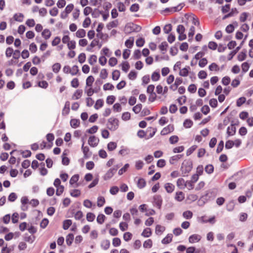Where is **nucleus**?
Instances as JSON below:
<instances>
[{"instance_id": "f257e3e1", "label": "nucleus", "mask_w": 253, "mask_h": 253, "mask_svg": "<svg viewBox=\"0 0 253 253\" xmlns=\"http://www.w3.org/2000/svg\"><path fill=\"white\" fill-rule=\"evenodd\" d=\"M193 168L192 162L191 160H184L182 163L180 170L183 176H185L191 171Z\"/></svg>"}, {"instance_id": "f03ea898", "label": "nucleus", "mask_w": 253, "mask_h": 253, "mask_svg": "<svg viewBox=\"0 0 253 253\" xmlns=\"http://www.w3.org/2000/svg\"><path fill=\"white\" fill-rule=\"evenodd\" d=\"M119 121L118 119L110 118L108 119L107 124V128L111 131L116 130L119 127Z\"/></svg>"}, {"instance_id": "7ed1b4c3", "label": "nucleus", "mask_w": 253, "mask_h": 253, "mask_svg": "<svg viewBox=\"0 0 253 253\" xmlns=\"http://www.w3.org/2000/svg\"><path fill=\"white\" fill-rule=\"evenodd\" d=\"M118 167H114L112 169H110L108 170V171L106 173V174L104 175L103 178L105 180L110 179L111 177L113 176L114 174L117 170Z\"/></svg>"}, {"instance_id": "20e7f679", "label": "nucleus", "mask_w": 253, "mask_h": 253, "mask_svg": "<svg viewBox=\"0 0 253 253\" xmlns=\"http://www.w3.org/2000/svg\"><path fill=\"white\" fill-rule=\"evenodd\" d=\"M99 141L98 138L94 135H92L89 137L88 143L91 147H95L98 145Z\"/></svg>"}, {"instance_id": "39448f33", "label": "nucleus", "mask_w": 253, "mask_h": 253, "mask_svg": "<svg viewBox=\"0 0 253 253\" xmlns=\"http://www.w3.org/2000/svg\"><path fill=\"white\" fill-rule=\"evenodd\" d=\"M153 204L160 209L162 204V198L160 195H155L153 198Z\"/></svg>"}, {"instance_id": "423d86ee", "label": "nucleus", "mask_w": 253, "mask_h": 253, "mask_svg": "<svg viewBox=\"0 0 253 253\" xmlns=\"http://www.w3.org/2000/svg\"><path fill=\"white\" fill-rule=\"evenodd\" d=\"M82 150L84 153V157L85 159H88L92 155V153L89 151V147L84 146V143L82 145Z\"/></svg>"}, {"instance_id": "0eeeda50", "label": "nucleus", "mask_w": 253, "mask_h": 253, "mask_svg": "<svg viewBox=\"0 0 253 253\" xmlns=\"http://www.w3.org/2000/svg\"><path fill=\"white\" fill-rule=\"evenodd\" d=\"M174 130V127L173 126L169 125L167 126L164 127L161 132V134L162 135H165L168 134L169 132L173 131Z\"/></svg>"}, {"instance_id": "6e6552de", "label": "nucleus", "mask_w": 253, "mask_h": 253, "mask_svg": "<svg viewBox=\"0 0 253 253\" xmlns=\"http://www.w3.org/2000/svg\"><path fill=\"white\" fill-rule=\"evenodd\" d=\"M201 239V236L198 234H193L189 237V242L190 243L198 242Z\"/></svg>"}, {"instance_id": "1a4fd4ad", "label": "nucleus", "mask_w": 253, "mask_h": 253, "mask_svg": "<svg viewBox=\"0 0 253 253\" xmlns=\"http://www.w3.org/2000/svg\"><path fill=\"white\" fill-rule=\"evenodd\" d=\"M70 103L69 101H67L65 103L64 107L62 110V114L63 116L67 115L70 112Z\"/></svg>"}, {"instance_id": "9d476101", "label": "nucleus", "mask_w": 253, "mask_h": 253, "mask_svg": "<svg viewBox=\"0 0 253 253\" xmlns=\"http://www.w3.org/2000/svg\"><path fill=\"white\" fill-rule=\"evenodd\" d=\"M236 132V127L234 125H231L227 127V133L228 136H233Z\"/></svg>"}, {"instance_id": "9b49d317", "label": "nucleus", "mask_w": 253, "mask_h": 253, "mask_svg": "<svg viewBox=\"0 0 253 253\" xmlns=\"http://www.w3.org/2000/svg\"><path fill=\"white\" fill-rule=\"evenodd\" d=\"M183 7V5L181 4H179L177 6L173 7L171 8H166L164 10L165 12H176L180 10Z\"/></svg>"}, {"instance_id": "f8f14e48", "label": "nucleus", "mask_w": 253, "mask_h": 253, "mask_svg": "<svg viewBox=\"0 0 253 253\" xmlns=\"http://www.w3.org/2000/svg\"><path fill=\"white\" fill-rule=\"evenodd\" d=\"M174 188V185L170 183H167L165 185V188L166 190L169 193H172L173 191Z\"/></svg>"}, {"instance_id": "ddd939ff", "label": "nucleus", "mask_w": 253, "mask_h": 253, "mask_svg": "<svg viewBox=\"0 0 253 253\" xmlns=\"http://www.w3.org/2000/svg\"><path fill=\"white\" fill-rule=\"evenodd\" d=\"M182 156L183 155H176L171 157L169 161L170 164L172 165L174 164L175 162L178 161L180 159L182 158Z\"/></svg>"}, {"instance_id": "4468645a", "label": "nucleus", "mask_w": 253, "mask_h": 253, "mask_svg": "<svg viewBox=\"0 0 253 253\" xmlns=\"http://www.w3.org/2000/svg\"><path fill=\"white\" fill-rule=\"evenodd\" d=\"M184 194L181 191L177 192L175 194V199L178 201L181 202L184 199Z\"/></svg>"}, {"instance_id": "2eb2a0df", "label": "nucleus", "mask_w": 253, "mask_h": 253, "mask_svg": "<svg viewBox=\"0 0 253 253\" xmlns=\"http://www.w3.org/2000/svg\"><path fill=\"white\" fill-rule=\"evenodd\" d=\"M238 13V11L236 8H232L231 9V11L229 13L225 15L223 17L222 19H223V20H225L229 17L233 16L235 14H237Z\"/></svg>"}, {"instance_id": "dca6fc26", "label": "nucleus", "mask_w": 253, "mask_h": 253, "mask_svg": "<svg viewBox=\"0 0 253 253\" xmlns=\"http://www.w3.org/2000/svg\"><path fill=\"white\" fill-rule=\"evenodd\" d=\"M80 124V120L78 119H73L70 121V125L72 127L76 128L78 127Z\"/></svg>"}, {"instance_id": "f3484780", "label": "nucleus", "mask_w": 253, "mask_h": 253, "mask_svg": "<svg viewBox=\"0 0 253 253\" xmlns=\"http://www.w3.org/2000/svg\"><path fill=\"white\" fill-rule=\"evenodd\" d=\"M186 181L182 178H178L177 180V186L180 189H184L185 188V184Z\"/></svg>"}, {"instance_id": "a211bd4d", "label": "nucleus", "mask_w": 253, "mask_h": 253, "mask_svg": "<svg viewBox=\"0 0 253 253\" xmlns=\"http://www.w3.org/2000/svg\"><path fill=\"white\" fill-rule=\"evenodd\" d=\"M172 235L169 234L167 236L162 240V243L163 244H168L172 241Z\"/></svg>"}, {"instance_id": "6ab92c4d", "label": "nucleus", "mask_w": 253, "mask_h": 253, "mask_svg": "<svg viewBox=\"0 0 253 253\" xmlns=\"http://www.w3.org/2000/svg\"><path fill=\"white\" fill-rule=\"evenodd\" d=\"M42 35L45 40H48L51 36V32L49 30L45 29L42 32Z\"/></svg>"}, {"instance_id": "aec40b11", "label": "nucleus", "mask_w": 253, "mask_h": 253, "mask_svg": "<svg viewBox=\"0 0 253 253\" xmlns=\"http://www.w3.org/2000/svg\"><path fill=\"white\" fill-rule=\"evenodd\" d=\"M24 15L21 13H16L13 16L14 19L18 22H21L23 21Z\"/></svg>"}, {"instance_id": "412c9836", "label": "nucleus", "mask_w": 253, "mask_h": 253, "mask_svg": "<svg viewBox=\"0 0 253 253\" xmlns=\"http://www.w3.org/2000/svg\"><path fill=\"white\" fill-rule=\"evenodd\" d=\"M189 69H190V67L187 66L180 70L179 75L182 77H187L188 75Z\"/></svg>"}, {"instance_id": "4be33fe9", "label": "nucleus", "mask_w": 253, "mask_h": 253, "mask_svg": "<svg viewBox=\"0 0 253 253\" xmlns=\"http://www.w3.org/2000/svg\"><path fill=\"white\" fill-rule=\"evenodd\" d=\"M134 38L130 37L129 39L127 40L125 43V45L128 48H131L133 45Z\"/></svg>"}, {"instance_id": "5701e85b", "label": "nucleus", "mask_w": 253, "mask_h": 253, "mask_svg": "<svg viewBox=\"0 0 253 253\" xmlns=\"http://www.w3.org/2000/svg\"><path fill=\"white\" fill-rule=\"evenodd\" d=\"M83 90L82 89H77L72 96L73 99H78L82 95Z\"/></svg>"}, {"instance_id": "b1692460", "label": "nucleus", "mask_w": 253, "mask_h": 253, "mask_svg": "<svg viewBox=\"0 0 253 253\" xmlns=\"http://www.w3.org/2000/svg\"><path fill=\"white\" fill-rule=\"evenodd\" d=\"M152 235V232L150 228H146L144 229L141 235L144 237H149Z\"/></svg>"}, {"instance_id": "393cba45", "label": "nucleus", "mask_w": 253, "mask_h": 253, "mask_svg": "<svg viewBox=\"0 0 253 253\" xmlns=\"http://www.w3.org/2000/svg\"><path fill=\"white\" fill-rule=\"evenodd\" d=\"M137 187L140 188L142 189L144 188L146 185V181L144 178H140L138 180L137 183Z\"/></svg>"}, {"instance_id": "a878e982", "label": "nucleus", "mask_w": 253, "mask_h": 253, "mask_svg": "<svg viewBox=\"0 0 253 253\" xmlns=\"http://www.w3.org/2000/svg\"><path fill=\"white\" fill-rule=\"evenodd\" d=\"M168 46V44L166 42H162L159 45V48L163 52V54H164L167 51Z\"/></svg>"}, {"instance_id": "bb28decb", "label": "nucleus", "mask_w": 253, "mask_h": 253, "mask_svg": "<svg viewBox=\"0 0 253 253\" xmlns=\"http://www.w3.org/2000/svg\"><path fill=\"white\" fill-rule=\"evenodd\" d=\"M72 221L70 219H66L63 221V228L64 230H67L69 227L72 225Z\"/></svg>"}, {"instance_id": "cd10ccee", "label": "nucleus", "mask_w": 253, "mask_h": 253, "mask_svg": "<svg viewBox=\"0 0 253 253\" xmlns=\"http://www.w3.org/2000/svg\"><path fill=\"white\" fill-rule=\"evenodd\" d=\"M74 240V235L72 233L69 234L66 236V242L68 246H70Z\"/></svg>"}, {"instance_id": "c85d7f7f", "label": "nucleus", "mask_w": 253, "mask_h": 253, "mask_svg": "<svg viewBox=\"0 0 253 253\" xmlns=\"http://www.w3.org/2000/svg\"><path fill=\"white\" fill-rule=\"evenodd\" d=\"M85 34H86L85 31L83 29H79L76 33V36L78 38H84V37H85Z\"/></svg>"}, {"instance_id": "c756f323", "label": "nucleus", "mask_w": 253, "mask_h": 253, "mask_svg": "<svg viewBox=\"0 0 253 253\" xmlns=\"http://www.w3.org/2000/svg\"><path fill=\"white\" fill-rule=\"evenodd\" d=\"M110 245V241L108 240H105L101 242V246L104 250H107Z\"/></svg>"}, {"instance_id": "7c9ffc66", "label": "nucleus", "mask_w": 253, "mask_h": 253, "mask_svg": "<svg viewBox=\"0 0 253 253\" xmlns=\"http://www.w3.org/2000/svg\"><path fill=\"white\" fill-rule=\"evenodd\" d=\"M117 143L115 142H110L107 145V149L109 151H112L117 148Z\"/></svg>"}, {"instance_id": "2f4dec72", "label": "nucleus", "mask_w": 253, "mask_h": 253, "mask_svg": "<svg viewBox=\"0 0 253 253\" xmlns=\"http://www.w3.org/2000/svg\"><path fill=\"white\" fill-rule=\"evenodd\" d=\"M182 215L184 218L186 219H190L193 216V213L190 211H187L183 212Z\"/></svg>"}, {"instance_id": "473e14b6", "label": "nucleus", "mask_w": 253, "mask_h": 253, "mask_svg": "<svg viewBox=\"0 0 253 253\" xmlns=\"http://www.w3.org/2000/svg\"><path fill=\"white\" fill-rule=\"evenodd\" d=\"M104 104V101L103 99H98L95 103L94 105V108L96 110L99 109L100 108H101Z\"/></svg>"}, {"instance_id": "72a5a7b5", "label": "nucleus", "mask_w": 253, "mask_h": 253, "mask_svg": "<svg viewBox=\"0 0 253 253\" xmlns=\"http://www.w3.org/2000/svg\"><path fill=\"white\" fill-rule=\"evenodd\" d=\"M129 153V150L126 147L122 146L121 149L119 151V153L123 156H125L128 154Z\"/></svg>"}, {"instance_id": "f704fd0d", "label": "nucleus", "mask_w": 253, "mask_h": 253, "mask_svg": "<svg viewBox=\"0 0 253 253\" xmlns=\"http://www.w3.org/2000/svg\"><path fill=\"white\" fill-rule=\"evenodd\" d=\"M130 68L129 63L127 62H124L122 64V70L126 73Z\"/></svg>"}, {"instance_id": "c9c22d12", "label": "nucleus", "mask_w": 253, "mask_h": 253, "mask_svg": "<svg viewBox=\"0 0 253 253\" xmlns=\"http://www.w3.org/2000/svg\"><path fill=\"white\" fill-rule=\"evenodd\" d=\"M94 81V79L93 76H89L86 80V85L88 86H91Z\"/></svg>"}, {"instance_id": "e433bc0d", "label": "nucleus", "mask_w": 253, "mask_h": 253, "mask_svg": "<svg viewBox=\"0 0 253 253\" xmlns=\"http://www.w3.org/2000/svg\"><path fill=\"white\" fill-rule=\"evenodd\" d=\"M118 21L117 20H116L109 23L107 25V27L108 29H111V28L116 27L118 25Z\"/></svg>"}, {"instance_id": "4c0bfd02", "label": "nucleus", "mask_w": 253, "mask_h": 253, "mask_svg": "<svg viewBox=\"0 0 253 253\" xmlns=\"http://www.w3.org/2000/svg\"><path fill=\"white\" fill-rule=\"evenodd\" d=\"M194 183L191 180H187L186 181L185 187H187L189 190H192L194 188Z\"/></svg>"}, {"instance_id": "58836bf2", "label": "nucleus", "mask_w": 253, "mask_h": 253, "mask_svg": "<svg viewBox=\"0 0 253 253\" xmlns=\"http://www.w3.org/2000/svg\"><path fill=\"white\" fill-rule=\"evenodd\" d=\"M246 101V99L244 97H241L238 98L236 101V105L238 107H240L242 106L244 103H245Z\"/></svg>"}, {"instance_id": "ea45409f", "label": "nucleus", "mask_w": 253, "mask_h": 253, "mask_svg": "<svg viewBox=\"0 0 253 253\" xmlns=\"http://www.w3.org/2000/svg\"><path fill=\"white\" fill-rule=\"evenodd\" d=\"M105 216L103 214H99L97 217V222L99 224H102L105 219Z\"/></svg>"}, {"instance_id": "a19ab883", "label": "nucleus", "mask_w": 253, "mask_h": 253, "mask_svg": "<svg viewBox=\"0 0 253 253\" xmlns=\"http://www.w3.org/2000/svg\"><path fill=\"white\" fill-rule=\"evenodd\" d=\"M79 179V175L78 174H75L72 176L70 180V184L71 185H73L74 183H76Z\"/></svg>"}, {"instance_id": "79ce46f5", "label": "nucleus", "mask_w": 253, "mask_h": 253, "mask_svg": "<svg viewBox=\"0 0 253 253\" xmlns=\"http://www.w3.org/2000/svg\"><path fill=\"white\" fill-rule=\"evenodd\" d=\"M192 125L193 122L190 119H186L183 123V126L186 128H190Z\"/></svg>"}, {"instance_id": "37998d69", "label": "nucleus", "mask_w": 253, "mask_h": 253, "mask_svg": "<svg viewBox=\"0 0 253 253\" xmlns=\"http://www.w3.org/2000/svg\"><path fill=\"white\" fill-rule=\"evenodd\" d=\"M61 69V65L58 63H55L52 66V71L55 73H57Z\"/></svg>"}, {"instance_id": "c03bdc74", "label": "nucleus", "mask_w": 253, "mask_h": 253, "mask_svg": "<svg viewBox=\"0 0 253 253\" xmlns=\"http://www.w3.org/2000/svg\"><path fill=\"white\" fill-rule=\"evenodd\" d=\"M152 241L151 239L146 240L143 243V247L145 248H151L152 247Z\"/></svg>"}, {"instance_id": "a18cd8bd", "label": "nucleus", "mask_w": 253, "mask_h": 253, "mask_svg": "<svg viewBox=\"0 0 253 253\" xmlns=\"http://www.w3.org/2000/svg\"><path fill=\"white\" fill-rule=\"evenodd\" d=\"M120 73L118 70H115L112 73V79L114 81L118 80L120 77Z\"/></svg>"}, {"instance_id": "49530a36", "label": "nucleus", "mask_w": 253, "mask_h": 253, "mask_svg": "<svg viewBox=\"0 0 253 253\" xmlns=\"http://www.w3.org/2000/svg\"><path fill=\"white\" fill-rule=\"evenodd\" d=\"M95 217V215L92 212H88L86 214V219L89 222L93 221Z\"/></svg>"}, {"instance_id": "de8ad7c7", "label": "nucleus", "mask_w": 253, "mask_h": 253, "mask_svg": "<svg viewBox=\"0 0 253 253\" xmlns=\"http://www.w3.org/2000/svg\"><path fill=\"white\" fill-rule=\"evenodd\" d=\"M144 166V163L141 160H138L135 162V168L138 169H142Z\"/></svg>"}, {"instance_id": "09e8293b", "label": "nucleus", "mask_w": 253, "mask_h": 253, "mask_svg": "<svg viewBox=\"0 0 253 253\" xmlns=\"http://www.w3.org/2000/svg\"><path fill=\"white\" fill-rule=\"evenodd\" d=\"M105 202V199L103 197H99L97 198V206L99 207H101L103 206Z\"/></svg>"}, {"instance_id": "8fccbe9b", "label": "nucleus", "mask_w": 253, "mask_h": 253, "mask_svg": "<svg viewBox=\"0 0 253 253\" xmlns=\"http://www.w3.org/2000/svg\"><path fill=\"white\" fill-rule=\"evenodd\" d=\"M70 195L74 197H78L81 195V192L78 189H74L70 191Z\"/></svg>"}, {"instance_id": "3c124183", "label": "nucleus", "mask_w": 253, "mask_h": 253, "mask_svg": "<svg viewBox=\"0 0 253 253\" xmlns=\"http://www.w3.org/2000/svg\"><path fill=\"white\" fill-rule=\"evenodd\" d=\"M160 78V75L159 72H154L151 76V79L153 81H158Z\"/></svg>"}, {"instance_id": "603ef678", "label": "nucleus", "mask_w": 253, "mask_h": 253, "mask_svg": "<svg viewBox=\"0 0 253 253\" xmlns=\"http://www.w3.org/2000/svg\"><path fill=\"white\" fill-rule=\"evenodd\" d=\"M85 59H86V56H85V53H82L79 54V55L78 56V60L80 63L82 64V63H84L85 61Z\"/></svg>"}, {"instance_id": "864d4df0", "label": "nucleus", "mask_w": 253, "mask_h": 253, "mask_svg": "<svg viewBox=\"0 0 253 253\" xmlns=\"http://www.w3.org/2000/svg\"><path fill=\"white\" fill-rule=\"evenodd\" d=\"M142 107V106L141 104H138L133 107L132 110L135 114H138L140 112Z\"/></svg>"}, {"instance_id": "5fc2aeb1", "label": "nucleus", "mask_w": 253, "mask_h": 253, "mask_svg": "<svg viewBox=\"0 0 253 253\" xmlns=\"http://www.w3.org/2000/svg\"><path fill=\"white\" fill-rule=\"evenodd\" d=\"M165 229V227L162 226L160 225H157L156 226V233L157 234H158L159 233L161 234L164 232Z\"/></svg>"}, {"instance_id": "6e6d98bb", "label": "nucleus", "mask_w": 253, "mask_h": 253, "mask_svg": "<svg viewBox=\"0 0 253 253\" xmlns=\"http://www.w3.org/2000/svg\"><path fill=\"white\" fill-rule=\"evenodd\" d=\"M223 147H224V142H223V141L221 140L218 144V146H217V147L216 149V152L217 153H219L220 152H221L222 151Z\"/></svg>"}, {"instance_id": "4d7b16f0", "label": "nucleus", "mask_w": 253, "mask_h": 253, "mask_svg": "<svg viewBox=\"0 0 253 253\" xmlns=\"http://www.w3.org/2000/svg\"><path fill=\"white\" fill-rule=\"evenodd\" d=\"M137 77V73L134 71H131L128 75V78L131 80H134Z\"/></svg>"}, {"instance_id": "13d9d810", "label": "nucleus", "mask_w": 253, "mask_h": 253, "mask_svg": "<svg viewBox=\"0 0 253 253\" xmlns=\"http://www.w3.org/2000/svg\"><path fill=\"white\" fill-rule=\"evenodd\" d=\"M214 169L213 166L212 165H208L205 168V171L209 174L213 172Z\"/></svg>"}, {"instance_id": "bf43d9fd", "label": "nucleus", "mask_w": 253, "mask_h": 253, "mask_svg": "<svg viewBox=\"0 0 253 253\" xmlns=\"http://www.w3.org/2000/svg\"><path fill=\"white\" fill-rule=\"evenodd\" d=\"M129 165L128 164H125V166L119 170L118 174L120 175L123 174L126 171V170L129 168Z\"/></svg>"}, {"instance_id": "052dcab7", "label": "nucleus", "mask_w": 253, "mask_h": 253, "mask_svg": "<svg viewBox=\"0 0 253 253\" xmlns=\"http://www.w3.org/2000/svg\"><path fill=\"white\" fill-rule=\"evenodd\" d=\"M178 140V137L176 135H172L169 139V142L172 144L177 143Z\"/></svg>"}, {"instance_id": "680f3d73", "label": "nucleus", "mask_w": 253, "mask_h": 253, "mask_svg": "<svg viewBox=\"0 0 253 253\" xmlns=\"http://www.w3.org/2000/svg\"><path fill=\"white\" fill-rule=\"evenodd\" d=\"M130 114L129 112H126L124 113L122 116V119L123 120L126 121L130 119Z\"/></svg>"}, {"instance_id": "e2e57ef3", "label": "nucleus", "mask_w": 253, "mask_h": 253, "mask_svg": "<svg viewBox=\"0 0 253 253\" xmlns=\"http://www.w3.org/2000/svg\"><path fill=\"white\" fill-rule=\"evenodd\" d=\"M209 69L210 71H218L219 70V67H218V65L215 63H211L209 66Z\"/></svg>"}, {"instance_id": "0e129e2a", "label": "nucleus", "mask_w": 253, "mask_h": 253, "mask_svg": "<svg viewBox=\"0 0 253 253\" xmlns=\"http://www.w3.org/2000/svg\"><path fill=\"white\" fill-rule=\"evenodd\" d=\"M115 100V97L113 95L108 96L106 99V103L108 104H112Z\"/></svg>"}, {"instance_id": "69168bd1", "label": "nucleus", "mask_w": 253, "mask_h": 253, "mask_svg": "<svg viewBox=\"0 0 253 253\" xmlns=\"http://www.w3.org/2000/svg\"><path fill=\"white\" fill-rule=\"evenodd\" d=\"M117 64V59L115 57H111L109 60V64L111 67H114Z\"/></svg>"}, {"instance_id": "338daca9", "label": "nucleus", "mask_w": 253, "mask_h": 253, "mask_svg": "<svg viewBox=\"0 0 253 253\" xmlns=\"http://www.w3.org/2000/svg\"><path fill=\"white\" fill-rule=\"evenodd\" d=\"M198 76L199 79H205L207 77V74L205 71L202 70L199 72Z\"/></svg>"}, {"instance_id": "774afa93", "label": "nucleus", "mask_w": 253, "mask_h": 253, "mask_svg": "<svg viewBox=\"0 0 253 253\" xmlns=\"http://www.w3.org/2000/svg\"><path fill=\"white\" fill-rule=\"evenodd\" d=\"M119 227L122 231H125L127 230L128 224L126 222H122L120 223Z\"/></svg>"}]
</instances>
